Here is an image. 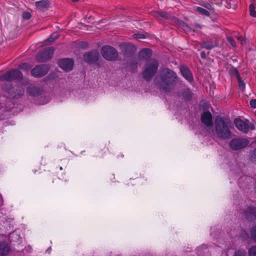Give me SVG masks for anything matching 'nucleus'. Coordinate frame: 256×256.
Returning <instances> with one entry per match:
<instances>
[{
    "label": "nucleus",
    "instance_id": "1",
    "mask_svg": "<svg viewBox=\"0 0 256 256\" xmlns=\"http://www.w3.org/2000/svg\"><path fill=\"white\" fill-rule=\"evenodd\" d=\"M160 82L158 84L161 90L166 92H170L178 82L176 74L172 70L165 68L160 74Z\"/></svg>",
    "mask_w": 256,
    "mask_h": 256
},
{
    "label": "nucleus",
    "instance_id": "2",
    "mask_svg": "<svg viewBox=\"0 0 256 256\" xmlns=\"http://www.w3.org/2000/svg\"><path fill=\"white\" fill-rule=\"evenodd\" d=\"M231 125L230 122L224 117L218 116L214 120V132L217 137L222 140L231 138Z\"/></svg>",
    "mask_w": 256,
    "mask_h": 256
},
{
    "label": "nucleus",
    "instance_id": "3",
    "mask_svg": "<svg viewBox=\"0 0 256 256\" xmlns=\"http://www.w3.org/2000/svg\"><path fill=\"white\" fill-rule=\"evenodd\" d=\"M22 75L20 71L17 69L12 70L4 75L0 76V81L4 82L2 84V89L8 93L12 92L10 82L15 80L22 78Z\"/></svg>",
    "mask_w": 256,
    "mask_h": 256
},
{
    "label": "nucleus",
    "instance_id": "4",
    "mask_svg": "<svg viewBox=\"0 0 256 256\" xmlns=\"http://www.w3.org/2000/svg\"><path fill=\"white\" fill-rule=\"evenodd\" d=\"M158 67V62L155 59L148 60L144 66L142 72L143 78L146 81H150L156 74Z\"/></svg>",
    "mask_w": 256,
    "mask_h": 256
},
{
    "label": "nucleus",
    "instance_id": "5",
    "mask_svg": "<svg viewBox=\"0 0 256 256\" xmlns=\"http://www.w3.org/2000/svg\"><path fill=\"white\" fill-rule=\"evenodd\" d=\"M234 124L236 128L243 133L246 134L250 130L255 129L254 124L251 123L248 120H243L240 118H236L234 120Z\"/></svg>",
    "mask_w": 256,
    "mask_h": 256
},
{
    "label": "nucleus",
    "instance_id": "6",
    "mask_svg": "<svg viewBox=\"0 0 256 256\" xmlns=\"http://www.w3.org/2000/svg\"><path fill=\"white\" fill-rule=\"evenodd\" d=\"M101 54L104 59L109 61L115 60L118 57L117 50L110 46H102L101 50Z\"/></svg>",
    "mask_w": 256,
    "mask_h": 256
},
{
    "label": "nucleus",
    "instance_id": "7",
    "mask_svg": "<svg viewBox=\"0 0 256 256\" xmlns=\"http://www.w3.org/2000/svg\"><path fill=\"white\" fill-rule=\"evenodd\" d=\"M249 141L246 138H236L232 139L230 142V148L234 150H238L246 147Z\"/></svg>",
    "mask_w": 256,
    "mask_h": 256
},
{
    "label": "nucleus",
    "instance_id": "8",
    "mask_svg": "<svg viewBox=\"0 0 256 256\" xmlns=\"http://www.w3.org/2000/svg\"><path fill=\"white\" fill-rule=\"evenodd\" d=\"M54 49L53 48H48L39 52L36 55V59L39 62H44L51 58Z\"/></svg>",
    "mask_w": 256,
    "mask_h": 256
},
{
    "label": "nucleus",
    "instance_id": "9",
    "mask_svg": "<svg viewBox=\"0 0 256 256\" xmlns=\"http://www.w3.org/2000/svg\"><path fill=\"white\" fill-rule=\"evenodd\" d=\"M50 68L47 64L37 66L32 70V74L36 78H40L46 75L49 71Z\"/></svg>",
    "mask_w": 256,
    "mask_h": 256
},
{
    "label": "nucleus",
    "instance_id": "10",
    "mask_svg": "<svg viewBox=\"0 0 256 256\" xmlns=\"http://www.w3.org/2000/svg\"><path fill=\"white\" fill-rule=\"evenodd\" d=\"M218 46V42L215 38L206 37L200 43V46L206 50H211Z\"/></svg>",
    "mask_w": 256,
    "mask_h": 256
},
{
    "label": "nucleus",
    "instance_id": "11",
    "mask_svg": "<svg viewBox=\"0 0 256 256\" xmlns=\"http://www.w3.org/2000/svg\"><path fill=\"white\" fill-rule=\"evenodd\" d=\"M99 53L97 50H92L84 55V60L88 63L92 64L96 62L99 58Z\"/></svg>",
    "mask_w": 256,
    "mask_h": 256
},
{
    "label": "nucleus",
    "instance_id": "12",
    "mask_svg": "<svg viewBox=\"0 0 256 256\" xmlns=\"http://www.w3.org/2000/svg\"><path fill=\"white\" fill-rule=\"evenodd\" d=\"M58 66L64 71L68 72L73 68L74 61L70 58H62L58 61Z\"/></svg>",
    "mask_w": 256,
    "mask_h": 256
},
{
    "label": "nucleus",
    "instance_id": "13",
    "mask_svg": "<svg viewBox=\"0 0 256 256\" xmlns=\"http://www.w3.org/2000/svg\"><path fill=\"white\" fill-rule=\"evenodd\" d=\"M180 72L182 76L189 82L194 81V77L190 70L186 66H182L180 68Z\"/></svg>",
    "mask_w": 256,
    "mask_h": 256
},
{
    "label": "nucleus",
    "instance_id": "14",
    "mask_svg": "<svg viewBox=\"0 0 256 256\" xmlns=\"http://www.w3.org/2000/svg\"><path fill=\"white\" fill-rule=\"evenodd\" d=\"M122 52L124 55H128L134 52L135 48L132 44L123 43L120 44Z\"/></svg>",
    "mask_w": 256,
    "mask_h": 256
},
{
    "label": "nucleus",
    "instance_id": "15",
    "mask_svg": "<svg viewBox=\"0 0 256 256\" xmlns=\"http://www.w3.org/2000/svg\"><path fill=\"white\" fill-rule=\"evenodd\" d=\"M201 120L207 126H212V115L210 112H204L201 116Z\"/></svg>",
    "mask_w": 256,
    "mask_h": 256
},
{
    "label": "nucleus",
    "instance_id": "16",
    "mask_svg": "<svg viewBox=\"0 0 256 256\" xmlns=\"http://www.w3.org/2000/svg\"><path fill=\"white\" fill-rule=\"evenodd\" d=\"M152 15L159 20H168L172 18L170 14L162 11L154 12Z\"/></svg>",
    "mask_w": 256,
    "mask_h": 256
},
{
    "label": "nucleus",
    "instance_id": "17",
    "mask_svg": "<svg viewBox=\"0 0 256 256\" xmlns=\"http://www.w3.org/2000/svg\"><path fill=\"white\" fill-rule=\"evenodd\" d=\"M152 56V51L148 48H144L140 50L138 54V56L140 59L147 60Z\"/></svg>",
    "mask_w": 256,
    "mask_h": 256
},
{
    "label": "nucleus",
    "instance_id": "18",
    "mask_svg": "<svg viewBox=\"0 0 256 256\" xmlns=\"http://www.w3.org/2000/svg\"><path fill=\"white\" fill-rule=\"evenodd\" d=\"M246 218L252 220L256 218V208L248 207L244 212Z\"/></svg>",
    "mask_w": 256,
    "mask_h": 256
},
{
    "label": "nucleus",
    "instance_id": "19",
    "mask_svg": "<svg viewBox=\"0 0 256 256\" xmlns=\"http://www.w3.org/2000/svg\"><path fill=\"white\" fill-rule=\"evenodd\" d=\"M27 93L30 95L34 96H38L40 94V90L35 86L28 87Z\"/></svg>",
    "mask_w": 256,
    "mask_h": 256
},
{
    "label": "nucleus",
    "instance_id": "20",
    "mask_svg": "<svg viewBox=\"0 0 256 256\" xmlns=\"http://www.w3.org/2000/svg\"><path fill=\"white\" fill-rule=\"evenodd\" d=\"M9 252V248L5 242H0V256L6 255Z\"/></svg>",
    "mask_w": 256,
    "mask_h": 256
},
{
    "label": "nucleus",
    "instance_id": "21",
    "mask_svg": "<svg viewBox=\"0 0 256 256\" xmlns=\"http://www.w3.org/2000/svg\"><path fill=\"white\" fill-rule=\"evenodd\" d=\"M195 11L202 16H210V13L208 10L201 7H196L195 8Z\"/></svg>",
    "mask_w": 256,
    "mask_h": 256
},
{
    "label": "nucleus",
    "instance_id": "22",
    "mask_svg": "<svg viewBox=\"0 0 256 256\" xmlns=\"http://www.w3.org/2000/svg\"><path fill=\"white\" fill-rule=\"evenodd\" d=\"M182 96L185 99L190 100L192 98V93L190 89L188 88L183 92Z\"/></svg>",
    "mask_w": 256,
    "mask_h": 256
},
{
    "label": "nucleus",
    "instance_id": "23",
    "mask_svg": "<svg viewBox=\"0 0 256 256\" xmlns=\"http://www.w3.org/2000/svg\"><path fill=\"white\" fill-rule=\"evenodd\" d=\"M48 4V0H42L36 2V6L38 8L46 7Z\"/></svg>",
    "mask_w": 256,
    "mask_h": 256
},
{
    "label": "nucleus",
    "instance_id": "24",
    "mask_svg": "<svg viewBox=\"0 0 256 256\" xmlns=\"http://www.w3.org/2000/svg\"><path fill=\"white\" fill-rule=\"evenodd\" d=\"M16 92H14V94L13 96L14 98H18L22 96L24 94V89L22 87H19L18 90H16Z\"/></svg>",
    "mask_w": 256,
    "mask_h": 256
},
{
    "label": "nucleus",
    "instance_id": "25",
    "mask_svg": "<svg viewBox=\"0 0 256 256\" xmlns=\"http://www.w3.org/2000/svg\"><path fill=\"white\" fill-rule=\"evenodd\" d=\"M256 7L254 4H252L250 5L249 10H250V16L256 18V11L255 10Z\"/></svg>",
    "mask_w": 256,
    "mask_h": 256
},
{
    "label": "nucleus",
    "instance_id": "26",
    "mask_svg": "<svg viewBox=\"0 0 256 256\" xmlns=\"http://www.w3.org/2000/svg\"><path fill=\"white\" fill-rule=\"evenodd\" d=\"M58 38V36L56 34L55 36H51L44 42V44H49L52 43Z\"/></svg>",
    "mask_w": 256,
    "mask_h": 256
},
{
    "label": "nucleus",
    "instance_id": "27",
    "mask_svg": "<svg viewBox=\"0 0 256 256\" xmlns=\"http://www.w3.org/2000/svg\"><path fill=\"white\" fill-rule=\"evenodd\" d=\"M200 5L208 10H212L214 9L213 4L212 2H202L200 4Z\"/></svg>",
    "mask_w": 256,
    "mask_h": 256
},
{
    "label": "nucleus",
    "instance_id": "28",
    "mask_svg": "<svg viewBox=\"0 0 256 256\" xmlns=\"http://www.w3.org/2000/svg\"><path fill=\"white\" fill-rule=\"evenodd\" d=\"M249 256H256V246H252L248 250Z\"/></svg>",
    "mask_w": 256,
    "mask_h": 256
},
{
    "label": "nucleus",
    "instance_id": "29",
    "mask_svg": "<svg viewBox=\"0 0 256 256\" xmlns=\"http://www.w3.org/2000/svg\"><path fill=\"white\" fill-rule=\"evenodd\" d=\"M133 37L137 40L144 39L146 38V34H133Z\"/></svg>",
    "mask_w": 256,
    "mask_h": 256
},
{
    "label": "nucleus",
    "instance_id": "30",
    "mask_svg": "<svg viewBox=\"0 0 256 256\" xmlns=\"http://www.w3.org/2000/svg\"><path fill=\"white\" fill-rule=\"evenodd\" d=\"M227 40H228V45L234 47L236 46V42L232 38L230 37V36L227 37Z\"/></svg>",
    "mask_w": 256,
    "mask_h": 256
},
{
    "label": "nucleus",
    "instance_id": "31",
    "mask_svg": "<svg viewBox=\"0 0 256 256\" xmlns=\"http://www.w3.org/2000/svg\"><path fill=\"white\" fill-rule=\"evenodd\" d=\"M19 68L22 70H28L30 68V66L27 63H23L20 64Z\"/></svg>",
    "mask_w": 256,
    "mask_h": 256
},
{
    "label": "nucleus",
    "instance_id": "32",
    "mask_svg": "<svg viewBox=\"0 0 256 256\" xmlns=\"http://www.w3.org/2000/svg\"><path fill=\"white\" fill-rule=\"evenodd\" d=\"M234 256H246V252L244 250H238L236 252Z\"/></svg>",
    "mask_w": 256,
    "mask_h": 256
},
{
    "label": "nucleus",
    "instance_id": "33",
    "mask_svg": "<svg viewBox=\"0 0 256 256\" xmlns=\"http://www.w3.org/2000/svg\"><path fill=\"white\" fill-rule=\"evenodd\" d=\"M238 88L240 90H242L245 88V84L240 78V79H238Z\"/></svg>",
    "mask_w": 256,
    "mask_h": 256
},
{
    "label": "nucleus",
    "instance_id": "34",
    "mask_svg": "<svg viewBox=\"0 0 256 256\" xmlns=\"http://www.w3.org/2000/svg\"><path fill=\"white\" fill-rule=\"evenodd\" d=\"M231 73L232 76H235L237 79H240V75L238 71L236 68H234L231 70Z\"/></svg>",
    "mask_w": 256,
    "mask_h": 256
},
{
    "label": "nucleus",
    "instance_id": "35",
    "mask_svg": "<svg viewBox=\"0 0 256 256\" xmlns=\"http://www.w3.org/2000/svg\"><path fill=\"white\" fill-rule=\"evenodd\" d=\"M251 236L254 240L256 242V226L252 228L251 231Z\"/></svg>",
    "mask_w": 256,
    "mask_h": 256
},
{
    "label": "nucleus",
    "instance_id": "36",
    "mask_svg": "<svg viewBox=\"0 0 256 256\" xmlns=\"http://www.w3.org/2000/svg\"><path fill=\"white\" fill-rule=\"evenodd\" d=\"M22 18L25 20H29L31 18V14L29 12H24L22 13Z\"/></svg>",
    "mask_w": 256,
    "mask_h": 256
},
{
    "label": "nucleus",
    "instance_id": "37",
    "mask_svg": "<svg viewBox=\"0 0 256 256\" xmlns=\"http://www.w3.org/2000/svg\"><path fill=\"white\" fill-rule=\"evenodd\" d=\"M234 4V2L232 1V0L228 2H226V4L225 5L226 7L227 8H232V6Z\"/></svg>",
    "mask_w": 256,
    "mask_h": 256
},
{
    "label": "nucleus",
    "instance_id": "38",
    "mask_svg": "<svg viewBox=\"0 0 256 256\" xmlns=\"http://www.w3.org/2000/svg\"><path fill=\"white\" fill-rule=\"evenodd\" d=\"M108 152V148L106 147H104L100 152V154L102 156H104L105 154H106Z\"/></svg>",
    "mask_w": 256,
    "mask_h": 256
},
{
    "label": "nucleus",
    "instance_id": "39",
    "mask_svg": "<svg viewBox=\"0 0 256 256\" xmlns=\"http://www.w3.org/2000/svg\"><path fill=\"white\" fill-rule=\"evenodd\" d=\"M250 104L251 107L256 108V99H252L250 102Z\"/></svg>",
    "mask_w": 256,
    "mask_h": 256
},
{
    "label": "nucleus",
    "instance_id": "40",
    "mask_svg": "<svg viewBox=\"0 0 256 256\" xmlns=\"http://www.w3.org/2000/svg\"><path fill=\"white\" fill-rule=\"evenodd\" d=\"M238 39L241 42L242 44H244L246 43V40L242 36L238 37Z\"/></svg>",
    "mask_w": 256,
    "mask_h": 256
},
{
    "label": "nucleus",
    "instance_id": "41",
    "mask_svg": "<svg viewBox=\"0 0 256 256\" xmlns=\"http://www.w3.org/2000/svg\"><path fill=\"white\" fill-rule=\"evenodd\" d=\"M200 56L202 58L205 59L206 58V54L204 52L202 51L200 52Z\"/></svg>",
    "mask_w": 256,
    "mask_h": 256
},
{
    "label": "nucleus",
    "instance_id": "42",
    "mask_svg": "<svg viewBox=\"0 0 256 256\" xmlns=\"http://www.w3.org/2000/svg\"><path fill=\"white\" fill-rule=\"evenodd\" d=\"M252 156L254 158H256V148L254 150V151L252 152Z\"/></svg>",
    "mask_w": 256,
    "mask_h": 256
},
{
    "label": "nucleus",
    "instance_id": "43",
    "mask_svg": "<svg viewBox=\"0 0 256 256\" xmlns=\"http://www.w3.org/2000/svg\"><path fill=\"white\" fill-rule=\"evenodd\" d=\"M72 2H78V0H72Z\"/></svg>",
    "mask_w": 256,
    "mask_h": 256
},
{
    "label": "nucleus",
    "instance_id": "44",
    "mask_svg": "<svg viewBox=\"0 0 256 256\" xmlns=\"http://www.w3.org/2000/svg\"><path fill=\"white\" fill-rule=\"evenodd\" d=\"M60 170H62V167H60Z\"/></svg>",
    "mask_w": 256,
    "mask_h": 256
}]
</instances>
